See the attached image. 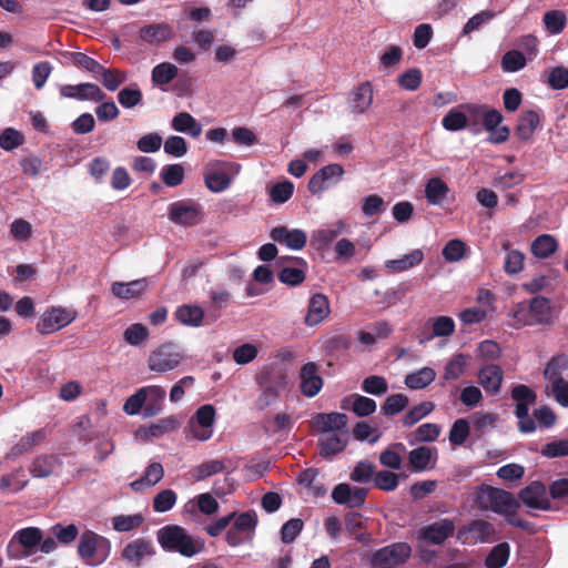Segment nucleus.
<instances>
[{
	"label": "nucleus",
	"mask_w": 568,
	"mask_h": 568,
	"mask_svg": "<svg viewBox=\"0 0 568 568\" xmlns=\"http://www.w3.org/2000/svg\"><path fill=\"white\" fill-rule=\"evenodd\" d=\"M449 192L447 183L440 178H432L425 185V196L429 204L439 205Z\"/></svg>",
	"instance_id": "40"
},
{
	"label": "nucleus",
	"mask_w": 568,
	"mask_h": 568,
	"mask_svg": "<svg viewBox=\"0 0 568 568\" xmlns=\"http://www.w3.org/2000/svg\"><path fill=\"white\" fill-rule=\"evenodd\" d=\"M176 321L181 324L199 327L202 325L204 320V311L201 306L183 304L179 306L174 313Z\"/></svg>",
	"instance_id": "37"
},
{
	"label": "nucleus",
	"mask_w": 568,
	"mask_h": 568,
	"mask_svg": "<svg viewBox=\"0 0 568 568\" xmlns=\"http://www.w3.org/2000/svg\"><path fill=\"white\" fill-rule=\"evenodd\" d=\"M467 366V356L463 353L455 354L445 365L443 379L456 381L464 375Z\"/></svg>",
	"instance_id": "47"
},
{
	"label": "nucleus",
	"mask_w": 568,
	"mask_h": 568,
	"mask_svg": "<svg viewBox=\"0 0 568 568\" xmlns=\"http://www.w3.org/2000/svg\"><path fill=\"white\" fill-rule=\"evenodd\" d=\"M529 307L536 325L549 322L551 315L549 298L545 296H536L530 301Z\"/></svg>",
	"instance_id": "44"
},
{
	"label": "nucleus",
	"mask_w": 568,
	"mask_h": 568,
	"mask_svg": "<svg viewBox=\"0 0 568 568\" xmlns=\"http://www.w3.org/2000/svg\"><path fill=\"white\" fill-rule=\"evenodd\" d=\"M434 409L432 402H423L410 408L403 417V425L406 427L413 426L422 418L427 416Z\"/></svg>",
	"instance_id": "59"
},
{
	"label": "nucleus",
	"mask_w": 568,
	"mask_h": 568,
	"mask_svg": "<svg viewBox=\"0 0 568 568\" xmlns=\"http://www.w3.org/2000/svg\"><path fill=\"white\" fill-rule=\"evenodd\" d=\"M424 260V253L422 250L416 248L410 253L405 254L400 258L388 260L385 262V267L389 273H400L407 271L416 265H419Z\"/></svg>",
	"instance_id": "38"
},
{
	"label": "nucleus",
	"mask_w": 568,
	"mask_h": 568,
	"mask_svg": "<svg viewBox=\"0 0 568 568\" xmlns=\"http://www.w3.org/2000/svg\"><path fill=\"white\" fill-rule=\"evenodd\" d=\"M294 192V184L285 180L283 182L275 183L270 190V197L272 202L276 204H283L287 202Z\"/></svg>",
	"instance_id": "61"
},
{
	"label": "nucleus",
	"mask_w": 568,
	"mask_h": 568,
	"mask_svg": "<svg viewBox=\"0 0 568 568\" xmlns=\"http://www.w3.org/2000/svg\"><path fill=\"white\" fill-rule=\"evenodd\" d=\"M60 94L63 98H71L80 101L102 102L105 93L98 84L84 82L80 84H64L60 88Z\"/></svg>",
	"instance_id": "16"
},
{
	"label": "nucleus",
	"mask_w": 568,
	"mask_h": 568,
	"mask_svg": "<svg viewBox=\"0 0 568 568\" xmlns=\"http://www.w3.org/2000/svg\"><path fill=\"white\" fill-rule=\"evenodd\" d=\"M503 379L504 371L496 364L485 365L478 372L479 384L491 395H496L500 392Z\"/></svg>",
	"instance_id": "27"
},
{
	"label": "nucleus",
	"mask_w": 568,
	"mask_h": 568,
	"mask_svg": "<svg viewBox=\"0 0 568 568\" xmlns=\"http://www.w3.org/2000/svg\"><path fill=\"white\" fill-rule=\"evenodd\" d=\"M146 278L134 280L129 283L113 282L111 285L112 294L122 300H131L143 294L148 288Z\"/></svg>",
	"instance_id": "32"
},
{
	"label": "nucleus",
	"mask_w": 568,
	"mask_h": 568,
	"mask_svg": "<svg viewBox=\"0 0 568 568\" xmlns=\"http://www.w3.org/2000/svg\"><path fill=\"white\" fill-rule=\"evenodd\" d=\"M374 486L384 491H394L399 484V475L390 470H379L374 476Z\"/></svg>",
	"instance_id": "58"
},
{
	"label": "nucleus",
	"mask_w": 568,
	"mask_h": 568,
	"mask_svg": "<svg viewBox=\"0 0 568 568\" xmlns=\"http://www.w3.org/2000/svg\"><path fill=\"white\" fill-rule=\"evenodd\" d=\"M225 468L226 465L224 460L212 459L194 467L191 474L196 481H202L215 474L222 473Z\"/></svg>",
	"instance_id": "46"
},
{
	"label": "nucleus",
	"mask_w": 568,
	"mask_h": 568,
	"mask_svg": "<svg viewBox=\"0 0 568 568\" xmlns=\"http://www.w3.org/2000/svg\"><path fill=\"white\" fill-rule=\"evenodd\" d=\"M178 68L170 62H162L152 70V82L158 85L170 83L178 75Z\"/></svg>",
	"instance_id": "52"
},
{
	"label": "nucleus",
	"mask_w": 568,
	"mask_h": 568,
	"mask_svg": "<svg viewBox=\"0 0 568 568\" xmlns=\"http://www.w3.org/2000/svg\"><path fill=\"white\" fill-rule=\"evenodd\" d=\"M469 423L465 418L455 420L449 430V442L453 446L463 445L469 436Z\"/></svg>",
	"instance_id": "63"
},
{
	"label": "nucleus",
	"mask_w": 568,
	"mask_h": 568,
	"mask_svg": "<svg viewBox=\"0 0 568 568\" xmlns=\"http://www.w3.org/2000/svg\"><path fill=\"white\" fill-rule=\"evenodd\" d=\"M257 387H265L282 394L288 384V374L285 367L276 363L263 366L255 375Z\"/></svg>",
	"instance_id": "9"
},
{
	"label": "nucleus",
	"mask_w": 568,
	"mask_h": 568,
	"mask_svg": "<svg viewBox=\"0 0 568 568\" xmlns=\"http://www.w3.org/2000/svg\"><path fill=\"white\" fill-rule=\"evenodd\" d=\"M103 87L109 91H115L128 79L125 71L119 69L102 68L99 74Z\"/></svg>",
	"instance_id": "50"
},
{
	"label": "nucleus",
	"mask_w": 568,
	"mask_h": 568,
	"mask_svg": "<svg viewBox=\"0 0 568 568\" xmlns=\"http://www.w3.org/2000/svg\"><path fill=\"white\" fill-rule=\"evenodd\" d=\"M437 449L428 446H419L408 453V466L414 473H422L426 469H433L435 462L432 464L433 454Z\"/></svg>",
	"instance_id": "29"
},
{
	"label": "nucleus",
	"mask_w": 568,
	"mask_h": 568,
	"mask_svg": "<svg viewBox=\"0 0 568 568\" xmlns=\"http://www.w3.org/2000/svg\"><path fill=\"white\" fill-rule=\"evenodd\" d=\"M540 116L535 110H528L523 113L516 126V135L521 141H528L539 125Z\"/></svg>",
	"instance_id": "39"
},
{
	"label": "nucleus",
	"mask_w": 568,
	"mask_h": 568,
	"mask_svg": "<svg viewBox=\"0 0 568 568\" xmlns=\"http://www.w3.org/2000/svg\"><path fill=\"white\" fill-rule=\"evenodd\" d=\"M546 29L551 34H558L562 32L567 24L566 13L561 10H550L544 14L542 18Z\"/></svg>",
	"instance_id": "55"
},
{
	"label": "nucleus",
	"mask_w": 568,
	"mask_h": 568,
	"mask_svg": "<svg viewBox=\"0 0 568 568\" xmlns=\"http://www.w3.org/2000/svg\"><path fill=\"white\" fill-rule=\"evenodd\" d=\"M142 388L145 390L146 395L143 415L145 417H153L162 410V403L165 398V389L156 385L145 386Z\"/></svg>",
	"instance_id": "36"
},
{
	"label": "nucleus",
	"mask_w": 568,
	"mask_h": 568,
	"mask_svg": "<svg viewBox=\"0 0 568 568\" xmlns=\"http://www.w3.org/2000/svg\"><path fill=\"white\" fill-rule=\"evenodd\" d=\"M143 94L141 90L134 85L125 87L118 93L119 103L126 109H132L142 102Z\"/></svg>",
	"instance_id": "56"
},
{
	"label": "nucleus",
	"mask_w": 568,
	"mask_h": 568,
	"mask_svg": "<svg viewBox=\"0 0 568 568\" xmlns=\"http://www.w3.org/2000/svg\"><path fill=\"white\" fill-rule=\"evenodd\" d=\"M324 381L318 373V365L314 362H308L301 367L300 371V389L306 397L316 396L322 387Z\"/></svg>",
	"instance_id": "19"
},
{
	"label": "nucleus",
	"mask_w": 568,
	"mask_h": 568,
	"mask_svg": "<svg viewBox=\"0 0 568 568\" xmlns=\"http://www.w3.org/2000/svg\"><path fill=\"white\" fill-rule=\"evenodd\" d=\"M184 175V168L181 164H166L160 172L162 182L169 187H175L182 184Z\"/></svg>",
	"instance_id": "51"
},
{
	"label": "nucleus",
	"mask_w": 568,
	"mask_h": 568,
	"mask_svg": "<svg viewBox=\"0 0 568 568\" xmlns=\"http://www.w3.org/2000/svg\"><path fill=\"white\" fill-rule=\"evenodd\" d=\"M348 444L347 436L339 433H331L318 439L321 448L320 454L324 458H329L338 453H342Z\"/></svg>",
	"instance_id": "33"
},
{
	"label": "nucleus",
	"mask_w": 568,
	"mask_h": 568,
	"mask_svg": "<svg viewBox=\"0 0 568 568\" xmlns=\"http://www.w3.org/2000/svg\"><path fill=\"white\" fill-rule=\"evenodd\" d=\"M257 523V515L254 510H248L235 516L233 525L225 535L227 545L237 547L252 541Z\"/></svg>",
	"instance_id": "6"
},
{
	"label": "nucleus",
	"mask_w": 568,
	"mask_h": 568,
	"mask_svg": "<svg viewBox=\"0 0 568 568\" xmlns=\"http://www.w3.org/2000/svg\"><path fill=\"white\" fill-rule=\"evenodd\" d=\"M412 554V548L406 542H395L378 549L373 555V562L376 566L399 565L405 562Z\"/></svg>",
	"instance_id": "15"
},
{
	"label": "nucleus",
	"mask_w": 568,
	"mask_h": 568,
	"mask_svg": "<svg viewBox=\"0 0 568 568\" xmlns=\"http://www.w3.org/2000/svg\"><path fill=\"white\" fill-rule=\"evenodd\" d=\"M367 494V488L352 487L349 484L341 483L334 487L332 499L337 505H345L348 508H358L365 504Z\"/></svg>",
	"instance_id": "13"
},
{
	"label": "nucleus",
	"mask_w": 568,
	"mask_h": 568,
	"mask_svg": "<svg viewBox=\"0 0 568 568\" xmlns=\"http://www.w3.org/2000/svg\"><path fill=\"white\" fill-rule=\"evenodd\" d=\"M215 418V409L206 404L197 408L194 417L190 420L193 436L200 440H207L212 436V425Z\"/></svg>",
	"instance_id": "14"
},
{
	"label": "nucleus",
	"mask_w": 568,
	"mask_h": 568,
	"mask_svg": "<svg viewBox=\"0 0 568 568\" xmlns=\"http://www.w3.org/2000/svg\"><path fill=\"white\" fill-rule=\"evenodd\" d=\"M344 175V168L338 163H332L321 168L308 181L307 189L311 194H320L333 185H336Z\"/></svg>",
	"instance_id": "10"
},
{
	"label": "nucleus",
	"mask_w": 568,
	"mask_h": 568,
	"mask_svg": "<svg viewBox=\"0 0 568 568\" xmlns=\"http://www.w3.org/2000/svg\"><path fill=\"white\" fill-rule=\"evenodd\" d=\"M171 126L173 130L186 133L192 138H199L203 130L202 124L187 112L176 113L171 121Z\"/></svg>",
	"instance_id": "35"
},
{
	"label": "nucleus",
	"mask_w": 568,
	"mask_h": 568,
	"mask_svg": "<svg viewBox=\"0 0 568 568\" xmlns=\"http://www.w3.org/2000/svg\"><path fill=\"white\" fill-rule=\"evenodd\" d=\"M511 398L516 402L515 416L518 418V430L523 434L535 432V420L529 416V407L537 400V394L527 385L518 384L511 389Z\"/></svg>",
	"instance_id": "3"
},
{
	"label": "nucleus",
	"mask_w": 568,
	"mask_h": 568,
	"mask_svg": "<svg viewBox=\"0 0 568 568\" xmlns=\"http://www.w3.org/2000/svg\"><path fill=\"white\" fill-rule=\"evenodd\" d=\"M47 437L44 428L37 429L21 437V439L14 444L8 453L9 459H14L26 453L31 452L36 446L40 445Z\"/></svg>",
	"instance_id": "30"
},
{
	"label": "nucleus",
	"mask_w": 568,
	"mask_h": 568,
	"mask_svg": "<svg viewBox=\"0 0 568 568\" xmlns=\"http://www.w3.org/2000/svg\"><path fill=\"white\" fill-rule=\"evenodd\" d=\"M77 311L63 308V307H50L41 316L37 324V331L41 335H48L54 333L77 318Z\"/></svg>",
	"instance_id": "8"
},
{
	"label": "nucleus",
	"mask_w": 568,
	"mask_h": 568,
	"mask_svg": "<svg viewBox=\"0 0 568 568\" xmlns=\"http://www.w3.org/2000/svg\"><path fill=\"white\" fill-rule=\"evenodd\" d=\"M423 81V73L419 68H410L397 78L400 88L409 91H416Z\"/></svg>",
	"instance_id": "57"
},
{
	"label": "nucleus",
	"mask_w": 568,
	"mask_h": 568,
	"mask_svg": "<svg viewBox=\"0 0 568 568\" xmlns=\"http://www.w3.org/2000/svg\"><path fill=\"white\" fill-rule=\"evenodd\" d=\"M183 359V353L173 343H165L151 352L148 367L152 372L165 373L176 368Z\"/></svg>",
	"instance_id": "7"
},
{
	"label": "nucleus",
	"mask_w": 568,
	"mask_h": 568,
	"mask_svg": "<svg viewBox=\"0 0 568 568\" xmlns=\"http://www.w3.org/2000/svg\"><path fill=\"white\" fill-rule=\"evenodd\" d=\"M172 36L173 30L165 22L146 24L140 29V39L149 44L165 42Z\"/></svg>",
	"instance_id": "31"
},
{
	"label": "nucleus",
	"mask_w": 568,
	"mask_h": 568,
	"mask_svg": "<svg viewBox=\"0 0 568 568\" xmlns=\"http://www.w3.org/2000/svg\"><path fill=\"white\" fill-rule=\"evenodd\" d=\"M374 98L373 85L369 81H364L353 89L349 95L348 104L354 114L365 113L372 105Z\"/></svg>",
	"instance_id": "25"
},
{
	"label": "nucleus",
	"mask_w": 568,
	"mask_h": 568,
	"mask_svg": "<svg viewBox=\"0 0 568 568\" xmlns=\"http://www.w3.org/2000/svg\"><path fill=\"white\" fill-rule=\"evenodd\" d=\"M329 312L328 298L324 294L316 293L308 301L304 323L310 327L315 326L322 323L329 315Z\"/></svg>",
	"instance_id": "26"
},
{
	"label": "nucleus",
	"mask_w": 568,
	"mask_h": 568,
	"mask_svg": "<svg viewBox=\"0 0 568 568\" xmlns=\"http://www.w3.org/2000/svg\"><path fill=\"white\" fill-rule=\"evenodd\" d=\"M156 540L165 552L179 554L183 557H194L205 549V540L194 536L175 524H169L156 531Z\"/></svg>",
	"instance_id": "2"
},
{
	"label": "nucleus",
	"mask_w": 568,
	"mask_h": 568,
	"mask_svg": "<svg viewBox=\"0 0 568 568\" xmlns=\"http://www.w3.org/2000/svg\"><path fill=\"white\" fill-rule=\"evenodd\" d=\"M466 248V244L462 240L454 239L445 244L442 254L447 262H458L465 256Z\"/></svg>",
	"instance_id": "62"
},
{
	"label": "nucleus",
	"mask_w": 568,
	"mask_h": 568,
	"mask_svg": "<svg viewBox=\"0 0 568 568\" xmlns=\"http://www.w3.org/2000/svg\"><path fill=\"white\" fill-rule=\"evenodd\" d=\"M42 541V530L38 527H26L14 532L7 546L8 557L22 559L31 556L34 548Z\"/></svg>",
	"instance_id": "4"
},
{
	"label": "nucleus",
	"mask_w": 568,
	"mask_h": 568,
	"mask_svg": "<svg viewBox=\"0 0 568 568\" xmlns=\"http://www.w3.org/2000/svg\"><path fill=\"white\" fill-rule=\"evenodd\" d=\"M476 501L479 508L490 509L498 515H503L508 525L528 534L537 532L534 523L518 516L517 510L520 503L513 493L493 486H481L477 491Z\"/></svg>",
	"instance_id": "1"
},
{
	"label": "nucleus",
	"mask_w": 568,
	"mask_h": 568,
	"mask_svg": "<svg viewBox=\"0 0 568 568\" xmlns=\"http://www.w3.org/2000/svg\"><path fill=\"white\" fill-rule=\"evenodd\" d=\"M270 236L273 241L296 251L304 248L307 242V235L303 230H288L284 225L272 229Z\"/></svg>",
	"instance_id": "23"
},
{
	"label": "nucleus",
	"mask_w": 568,
	"mask_h": 568,
	"mask_svg": "<svg viewBox=\"0 0 568 568\" xmlns=\"http://www.w3.org/2000/svg\"><path fill=\"white\" fill-rule=\"evenodd\" d=\"M405 450L406 447L403 443H396L390 445L379 454L381 465L390 469H399L403 463L400 453Z\"/></svg>",
	"instance_id": "45"
},
{
	"label": "nucleus",
	"mask_w": 568,
	"mask_h": 568,
	"mask_svg": "<svg viewBox=\"0 0 568 568\" xmlns=\"http://www.w3.org/2000/svg\"><path fill=\"white\" fill-rule=\"evenodd\" d=\"M28 485L26 479L24 470L22 467L14 469L10 474L2 475L0 478V490H10L18 493Z\"/></svg>",
	"instance_id": "43"
},
{
	"label": "nucleus",
	"mask_w": 568,
	"mask_h": 568,
	"mask_svg": "<svg viewBox=\"0 0 568 568\" xmlns=\"http://www.w3.org/2000/svg\"><path fill=\"white\" fill-rule=\"evenodd\" d=\"M518 499L528 508L537 510H550L551 501L548 498V490L544 483L534 480L519 490Z\"/></svg>",
	"instance_id": "11"
},
{
	"label": "nucleus",
	"mask_w": 568,
	"mask_h": 568,
	"mask_svg": "<svg viewBox=\"0 0 568 568\" xmlns=\"http://www.w3.org/2000/svg\"><path fill=\"white\" fill-rule=\"evenodd\" d=\"M376 402L369 397L352 394L341 402L342 409H351L358 417H366L376 410Z\"/></svg>",
	"instance_id": "28"
},
{
	"label": "nucleus",
	"mask_w": 568,
	"mask_h": 568,
	"mask_svg": "<svg viewBox=\"0 0 568 568\" xmlns=\"http://www.w3.org/2000/svg\"><path fill=\"white\" fill-rule=\"evenodd\" d=\"M201 210L199 205L186 204L182 201L174 202L169 209V219L181 225H195L199 222Z\"/></svg>",
	"instance_id": "24"
},
{
	"label": "nucleus",
	"mask_w": 568,
	"mask_h": 568,
	"mask_svg": "<svg viewBox=\"0 0 568 568\" xmlns=\"http://www.w3.org/2000/svg\"><path fill=\"white\" fill-rule=\"evenodd\" d=\"M454 531V521L444 518L419 529L418 538L433 545H442L446 539L453 536Z\"/></svg>",
	"instance_id": "17"
},
{
	"label": "nucleus",
	"mask_w": 568,
	"mask_h": 568,
	"mask_svg": "<svg viewBox=\"0 0 568 568\" xmlns=\"http://www.w3.org/2000/svg\"><path fill=\"white\" fill-rule=\"evenodd\" d=\"M106 547L108 540L104 537L91 530H85L80 537L78 554L85 562L95 564L94 556Z\"/></svg>",
	"instance_id": "21"
},
{
	"label": "nucleus",
	"mask_w": 568,
	"mask_h": 568,
	"mask_svg": "<svg viewBox=\"0 0 568 568\" xmlns=\"http://www.w3.org/2000/svg\"><path fill=\"white\" fill-rule=\"evenodd\" d=\"M494 535L495 527L491 523L485 519H474L458 530L457 539L466 542L470 536L474 542H485L490 540Z\"/></svg>",
	"instance_id": "20"
},
{
	"label": "nucleus",
	"mask_w": 568,
	"mask_h": 568,
	"mask_svg": "<svg viewBox=\"0 0 568 568\" xmlns=\"http://www.w3.org/2000/svg\"><path fill=\"white\" fill-rule=\"evenodd\" d=\"M237 171L239 165L236 163L220 160L210 161L204 169L205 185L211 192H223L231 185V174Z\"/></svg>",
	"instance_id": "5"
},
{
	"label": "nucleus",
	"mask_w": 568,
	"mask_h": 568,
	"mask_svg": "<svg viewBox=\"0 0 568 568\" xmlns=\"http://www.w3.org/2000/svg\"><path fill=\"white\" fill-rule=\"evenodd\" d=\"M348 422L344 413H318L312 419V427L321 434H331L343 430Z\"/></svg>",
	"instance_id": "22"
},
{
	"label": "nucleus",
	"mask_w": 568,
	"mask_h": 568,
	"mask_svg": "<svg viewBox=\"0 0 568 568\" xmlns=\"http://www.w3.org/2000/svg\"><path fill=\"white\" fill-rule=\"evenodd\" d=\"M63 462L55 454H40L36 456L29 467L30 474L36 478H48L62 471Z\"/></svg>",
	"instance_id": "18"
},
{
	"label": "nucleus",
	"mask_w": 568,
	"mask_h": 568,
	"mask_svg": "<svg viewBox=\"0 0 568 568\" xmlns=\"http://www.w3.org/2000/svg\"><path fill=\"white\" fill-rule=\"evenodd\" d=\"M144 523L142 514L119 515L112 518L113 529L119 532H129L138 529Z\"/></svg>",
	"instance_id": "49"
},
{
	"label": "nucleus",
	"mask_w": 568,
	"mask_h": 568,
	"mask_svg": "<svg viewBox=\"0 0 568 568\" xmlns=\"http://www.w3.org/2000/svg\"><path fill=\"white\" fill-rule=\"evenodd\" d=\"M362 389L367 394L381 396L387 392L388 384L383 376L371 375L362 382Z\"/></svg>",
	"instance_id": "64"
},
{
	"label": "nucleus",
	"mask_w": 568,
	"mask_h": 568,
	"mask_svg": "<svg viewBox=\"0 0 568 568\" xmlns=\"http://www.w3.org/2000/svg\"><path fill=\"white\" fill-rule=\"evenodd\" d=\"M163 476H164V469H163L162 464L154 462V463H151L145 468L143 476H141L136 480H133L130 484V487L134 491H142L145 488H150V487L154 486L155 484H158L163 478Z\"/></svg>",
	"instance_id": "34"
},
{
	"label": "nucleus",
	"mask_w": 568,
	"mask_h": 568,
	"mask_svg": "<svg viewBox=\"0 0 568 568\" xmlns=\"http://www.w3.org/2000/svg\"><path fill=\"white\" fill-rule=\"evenodd\" d=\"M156 554L151 539L139 537L128 542L122 551L121 558L135 567H141L144 559L152 558Z\"/></svg>",
	"instance_id": "12"
},
{
	"label": "nucleus",
	"mask_w": 568,
	"mask_h": 568,
	"mask_svg": "<svg viewBox=\"0 0 568 568\" xmlns=\"http://www.w3.org/2000/svg\"><path fill=\"white\" fill-rule=\"evenodd\" d=\"M409 404V399L404 394H393L383 403L381 409L385 416H394L404 410Z\"/></svg>",
	"instance_id": "54"
},
{
	"label": "nucleus",
	"mask_w": 568,
	"mask_h": 568,
	"mask_svg": "<svg viewBox=\"0 0 568 568\" xmlns=\"http://www.w3.org/2000/svg\"><path fill=\"white\" fill-rule=\"evenodd\" d=\"M436 377V373L430 367H423L414 373L406 375L405 385L410 389H423L427 387Z\"/></svg>",
	"instance_id": "42"
},
{
	"label": "nucleus",
	"mask_w": 568,
	"mask_h": 568,
	"mask_svg": "<svg viewBox=\"0 0 568 568\" xmlns=\"http://www.w3.org/2000/svg\"><path fill=\"white\" fill-rule=\"evenodd\" d=\"M558 248V242L552 235L542 234L531 243V253L538 258H547Z\"/></svg>",
	"instance_id": "41"
},
{
	"label": "nucleus",
	"mask_w": 568,
	"mask_h": 568,
	"mask_svg": "<svg viewBox=\"0 0 568 568\" xmlns=\"http://www.w3.org/2000/svg\"><path fill=\"white\" fill-rule=\"evenodd\" d=\"M178 499V496L172 489H163L155 495L153 498V510L156 513H166L173 508Z\"/></svg>",
	"instance_id": "60"
},
{
	"label": "nucleus",
	"mask_w": 568,
	"mask_h": 568,
	"mask_svg": "<svg viewBox=\"0 0 568 568\" xmlns=\"http://www.w3.org/2000/svg\"><path fill=\"white\" fill-rule=\"evenodd\" d=\"M500 64L505 72H517L526 67L527 59L521 51L509 50L503 55Z\"/></svg>",
	"instance_id": "53"
},
{
	"label": "nucleus",
	"mask_w": 568,
	"mask_h": 568,
	"mask_svg": "<svg viewBox=\"0 0 568 568\" xmlns=\"http://www.w3.org/2000/svg\"><path fill=\"white\" fill-rule=\"evenodd\" d=\"M510 546L508 542H500L491 548L485 559V565L488 568H503L509 558Z\"/></svg>",
	"instance_id": "48"
}]
</instances>
